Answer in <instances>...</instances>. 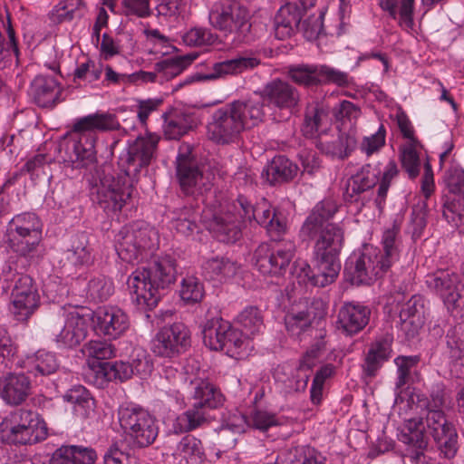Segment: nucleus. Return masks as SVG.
Listing matches in <instances>:
<instances>
[{
    "label": "nucleus",
    "instance_id": "nucleus-1",
    "mask_svg": "<svg viewBox=\"0 0 464 464\" xmlns=\"http://www.w3.org/2000/svg\"><path fill=\"white\" fill-rule=\"evenodd\" d=\"M410 400L419 411L420 417L405 421L400 440L415 449L411 459H419L423 455L428 446V434L434 439L440 454L452 459L458 450V434L442 410L446 401L444 384H433L429 395L413 392Z\"/></svg>",
    "mask_w": 464,
    "mask_h": 464
},
{
    "label": "nucleus",
    "instance_id": "nucleus-2",
    "mask_svg": "<svg viewBox=\"0 0 464 464\" xmlns=\"http://www.w3.org/2000/svg\"><path fill=\"white\" fill-rule=\"evenodd\" d=\"M202 220L210 233L219 241L234 243L241 237L242 225L256 221L267 233L277 240L286 232L287 219L283 211L273 208L265 198L252 206L246 198L237 201L219 203L218 209L208 207L202 214Z\"/></svg>",
    "mask_w": 464,
    "mask_h": 464
},
{
    "label": "nucleus",
    "instance_id": "nucleus-3",
    "mask_svg": "<svg viewBox=\"0 0 464 464\" xmlns=\"http://www.w3.org/2000/svg\"><path fill=\"white\" fill-rule=\"evenodd\" d=\"M264 117L260 98L235 100L211 113L207 124V136L218 145L237 143L242 132L259 124Z\"/></svg>",
    "mask_w": 464,
    "mask_h": 464
},
{
    "label": "nucleus",
    "instance_id": "nucleus-4",
    "mask_svg": "<svg viewBox=\"0 0 464 464\" xmlns=\"http://www.w3.org/2000/svg\"><path fill=\"white\" fill-rule=\"evenodd\" d=\"M400 227L393 224L383 231L382 251L366 246L362 253H353L344 266V275L352 284L369 285L382 276L399 260L401 241L398 237Z\"/></svg>",
    "mask_w": 464,
    "mask_h": 464
},
{
    "label": "nucleus",
    "instance_id": "nucleus-5",
    "mask_svg": "<svg viewBox=\"0 0 464 464\" xmlns=\"http://www.w3.org/2000/svg\"><path fill=\"white\" fill-rule=\"evenodd\" d=\"M343 246V234L335 227H327L314 246L315 272L302 259L295 261L292 276L299 285L324 287L337 278L341 263L339 254Z\"/></svg>",
    "mask_w": 464,
    "mask_h": 464
},
{
    "label": "nucleus",
    "instance_id": "nucleus-6",
    "mask_svg": "<svg viewBox=\"0 0 464 464\" xmlns=\"http://www.w3.org/2000/svg\"><path fill=\"white\" fill-rule=\"evenodd\" d=\"M176 276L175 259L170 256L159 257L149 267L135 269L127 279L132 303L142 310L155 308Z\"/></svg>",
    "mask_w": 464,
    "mask_h": 464
},
{
    "label": "nucleus",
    "instance_id": "nucleus-7",
    "mask_svg": "<svg viewBox=\"0 0 464 464\" xmlns=\"http://www.w3.org/2000/svg\"><path fill=\"white\" fill-rule=\"evenodd\" d=\"M119 127V121L110 113H94L80 118L73 125V140L67 149L64 162L72 169L94 166L97 160L96 133L117 130Z\"/></svg>",
    "mask_w": 464,
    "mask_h": 464
},
{
    "label": "nucleus",
    "instance_id": "nucleus-8",
    "mask_svg": "<svg viewBox=\"0 0 464 464\" xmlns=\"http://www.w3.org/2000/svg\"><path fill=\"white\" fill-rule=\"evenodd\" d=\"M91 317L78 307L61 306L48 319V332L59 349H73L86 338Z\"/></svg>",
    "mask_w": 464,
    "mask_h": 464
},
{
    "label": "nucleus",
    "instance_id": "nucleus-9",
    "mask_svg": "<svg viewBox=\"0 0 464 464\" xmlns=\"http://www.w3.org/2000/svg\"><path fill=\"white\" fill-rule=\"evenodd\" d=\"M46 437L45 422L36 412L29 410H16L0 423V440L6 443L34 444Z\"/></svg>",
    "mask_w": 464,
    "mask_h": 464
},
{
    "label": "nucleus",
    "instance_id": "nucleus-10",
    "mask_svg": "<svg viewBox=\"0 0 464 464\" xmlns=\"http://www.w3.org/2000/svg\"><path fill=\"white\" fill-rule=\"evenodd\" d=\"M177 177L182 191L188 195H203L207 193L202 202L205 205L203 211L210 207L218 209L220 202L211 191L214 173L207 166H198L195 160L187 155L179 154L177 157Z\"/></svg>",
    "mask_w": 464,
    "mask_h": 464
},
{
    "label": "nucleus",
    "instance_id": "nucleus-11",
    "mask_svg": "<svg viewBox=\"0 0 464 464\" xmlns=\"http://www.w3.org/2000/svg\"><path fill=\"white\" fill-rule=\"evenodd\" d=\"M158 240V233L152 227L144 222H135L123 227L115 235L114 246L122 261L135 263L143 259Z\"/></svg>",
    "mask_w": 464,
    "mask_h": 464
},
{
    "label": "nucleus",
    "instance_id": "nucleus-12",
    "mask_svg": "<svg viewBox=\"0 0 464 464\" xmlns=\"http://www.w3.org/2000/svg\"><path fill=\"white\" fill-rule=\"evenodd\" d=\"M399 173L397 164L390 160L382 170L378 166L366 164L351 176L346 185V194L351 198L359 195L378 184L376 204L381 207L385 202L392 179Z\"/></svg>",
    "mask_w": 464,
    "mask_h": 464
},
{
    "label": "nucleus",
    "instance_id": "nucleus-13",
    "mask_svg": "<svg viewBox=\"0 0 464 464\" xmlns=\"http://www.w3.org/2000/svg\"><path fill=\"white\" fill-rule=\"evenodd\" d=\"M118 421L124 433L139 447L150 446L158 437L155 417L135 404H121L118 409Z\"/></svg>",
    "mask_w": 464,
    "mask_h": 464
},
{
    "label": "nucleus",
    "instance_id": "nucleus-14",
    "mask_svg": "<svg viewBox=\"0 0 464 464\" xmlns=\"http://www.w3.org/2000/svg\"><path fill=\"white\" fill-rule=\"evenodd\" d=\"M252 14L242 4L216 2L208 13L209 24L225 35H246L251 29Z\"/></svg>",
    "mask_w": 464,
    "mask_h": 464
},
{
    "label": "nucleus",
    "instance_id": "nucleus-15",
    "mask_svg": "<svg viewBox=\"0 0 464 464\" xmlns=\"http://www.w3.org/2000/svg\"><path fill=\"white\" fill-rule=\"evenodd\" d=\"M43 223L33 212L15 215L9 222V245L22 256L34 253L42 239Z\"/></svg>",
    "mask_w": 464,
    "mask_h": 464
},
{
    "label": "nucleus",
    "instance_id": "nucleus-16",
    "mask_svg": "<svg viewBox=\"0 0 464 464\" xmlns=\"http://www.w3.org/2000/svg\"><path fill=\"white\" fill-rule=\"evenodd\" d=\"M132 192L125 177L104 174L92 188L97 204L108 214H116L125 206Z\"/></svg>",
    "mask_w": 464,
    "mask_h": 464
},
{
    "label": "nucleus",
    "instance_id": "nucleus-17",
    "mask_svg": "<svg viewBox=\"0 0 464 464\" xmlns=\"http://www.w3.org/2000/svg\"><path fill=\"white\" fill-rule=\"evenodd\" d=\"M287 74L294 82L305 87L328 83L346 86L349 83L346 72L325 64L292 65L288 68Z\"/></svg>",
    "mask_w": 464,
    "mask_h": 464
},
{
    "label": "nucleus",
    "instance_id": "nucleus-18",
    "mask_svg": "<svg viewBox=\"0 0 464 464\" xmlns=\"http://www.w3.org/2000/svg\"><path fill=\"white\" fill-rule=\"evenodd\" d=\"M295 252V246L292 241L276 243L272 247L262 244L255 252L256 266L263 275L282 276L294 258Z\"/></svg>",
    "mask_w": 464,
    "mask_h": 464
},
{
    "label": "nucleus",
    "instance_id": "nucleus-19",
    "mask_svg": "<svg viewBox=\"0 0 464 464\" xmlns=\"http://www.w3.org/2000/svg\"><path fill=\"white\" fill-rule=\"evenodd\" d=\"M426 283L436 291L449 311L464 308V284L458 274L449 269H440L428 275Z\"/></svg>",
    "mask_w": 464,
    "mask_h": 464
},
{
    "label": "nucleus",
    "instance_id": "nucleus-20",
    "mask_svg": "<svg viewBox=\"0 0 464 464\" xmlns=\"http://www.w3.org/2000/svg\"><path fill=\"white\" fill-rule=\"evenodd\" d=\"M10 310L18 321L27 320L39 307L40 295L29 276H18L11 288Z\"/></svg>",
    "mask_w": 464,
    "mask_h": 464
},
{
    "label": "nucleus",
    "instance_id": "nucleus-21",
    "mask_svg": "<svg viewBox=\"0 0 464 464\" xmlns=\"http://www.w3.org/2000/svg\"><path fill=\"white\" fill-rule=\"evenodd\" d=\"M159 141V135L148 133L129 143L126 153L121 158L127 176L136 174L150 164L155 158Z\"/></svg>",
    "mask_w": 464,
    "mask_h": 464
},
{
    "label": "nucleus",
    "instance_id": "nucleus-22",
    "mask_svg": "<svg viewBox=\"0 0 464 464\" xmlns=\"http://www.w3.org/2000/svg\"><path fill=\"white\" fill-rule=\"evenodd\" d=\"M91 320L96 334L109 340L121 338L130 326L127 313L123 309L112 305L98 308L93 313Z\"/></svg>",
    "mask_w": 464,
    "mask_h": 464
},
{
    "label": "nucleus",
    "instance_id": "nucleus-23",
    "mask_svg": "<svg viewBox=\"0 0 464 464\" xmlns=\"http://www.w3.org/2000/svg\"><path fill=\"white\" fill-rule=\"evenodd\" d=\"M189 343V331L181 323L161 328L151 341L152 353L171 358L180 353Z\"/></svg>",
    "mask_w": 464,
    "mask_h": 464
},
{
    "label": "nucleus",
    "instance_id": "nucleus-24",
    "mask_svg": "<svg viewBox=\"0 0 464 464\" xmlns=\"http://www.w3.org/2000/svg\"><path fill=\"white\" fill-rule=\"evenodd\" d=\"M444 180L449 195L444 203L443 216L458 226L464 218V170L453 167L445 173Z\"/></svg>",
    "mask_w": 464,
    "mask_h": 464
},
{
    "label": "nucleus",
    "instance_id": "nucleus-25",
    "mask_svg": "<svg viewBox=\"0 0 464 464\" xmlns=\"http://www.w3.org/2000/svg\"><path fill=\"white\" fill-rule=\"evenodd\" d=\"M268 104L281 110H292L299 102V92L295 87L287 82L276 79L266 84L262 95H255Z\"/></svg>",
    "mask_w": 464,
    "mask_h": 464
},
{
    "label": "nucleus",
    "instance_id": "nucleus-26",
    "mask_svg": "<svg viewBox=\"0 0 464 464\" xmlns=\"http://www.w3.org/2000/svg\"><path fill=\"white\" fill-rule=\"evenodd\" d=\"M133 374L130 364L122 361L119 362H94L90 363L88 379L97 386L102 387L109 382H124Z\"/></svg>",
    "mask_w": 464,
    "mask_h": 464
},
{
    "label": "nucleus",
    "instance_id": "nucleus-27",
    "mask_svg": "<svg viewBox=\"0 0 464 464\" xmlns=\"http://www.w3.org/2000/svg\"><path fill=\"white\" fill-rule=\"evenodd\" d=\"M31 391V380L24 373L13 372L0 378V398L9 405L22 404Z\"/></svg>",
    "mask_w": 464,
    "mask_h": 464
},
{
    "label": "nucleus",
    "instance_id": "nucleus-28",
    "mask_svg": "<svg viewBox=\"0 0 464 464\" xmlns=\"http://www.w3.org/2000/svg\"><path fill=\"white\" fill-rule=\"evenodd\" d=\"M338 210V205L335 200L332 198H325L319 202L313 209V212L306 218L302 227V233L309 237H314L327 228V227L334 226L337 227L342 234L343 232L337 225L327 223V221L334 217Z\"/></svg>",
    "mask_w": 464,
    "mask_h": 464
},
{
    "label": "nucleus",
    "instance_id": "nucleus-29",
    "mask_svg": "<svg viewBox=\"0 0 464 464\" xmlns=\"http://www.w3.org/2000/svg\"><path fill=\"white\" fill-rule=\"evenodd\" d=\"M183 385L196 400L195 403L208 411L222 405L221 392L201 377H186Z\"/></svg>",
    "mask_w": 464,
    "mask_h": 464
},
{
    "label": "nucleus",
    "instance_id": "nucleus-30",
    "mask_svg": "<svg viewBox=\"0 0 464 464\" xmlns=\"http://www.w3.org/2000/svg\"><path fill=\"white\" fill-rule=\"evenodd\" d=\"M392 342V334H386L370 344L362 364L366 377H374L383 363L391 358Z\"/></svg>",
    "mask_w": 464,
    "mask_h": 464
},
{
    "label": "nucleus",
    "instance_id": "nucleus-31",
    "mask_svg": "<svg viewBox=\"0 0 464 464\" xmlns=\"http://www.w3.org/2000/svg\"><path fill=\"white\" fill-rule=\"evenodd\" d=\"M61 87L54 77L37 75L31 82L28 95L37 106L53 107L58 102Z\"/></svg>",
    "mask_w": 464,
    "mask_h": 464
},
{
    "label": "nucleus",
    "instance_id": "nucleus-32",
    "mask_svg": "<svg viewBox=\"0 0 464 464\" xmlns=\"http://www.w3.org/2000/svg\"><path fill=\"white\" fill-rule=\"evenodd\" d=\"M371 310L356 303L344 304L338 313V325L346 334L353 335L362 331L369 323Z\"/></svg>",
    "mask_w": 464,
    "mask_h": 464
},
{
    "label": "nucleus",
    "instance_id": "nucleus-33",
    "mask_svg": "<svg viewBox=\"0 0 464 464\" xmlns=\"http://www.w3.org/2000/svg\"><path fill=\"white\" fill-rule=\"evenodd\" d=\"M302 10L295 3H288L280 7L274 18L275 35L279 40L291 37L300 24Z\"/></svg>",
    "mask_w": 464,
    "mask_h": 464
},
{
    "label": "nucleus",
    "instance_id": "nucleus-34",
    "mask_svg": "<svg viewBox=\"0 0 464 464\" xmlns=\"http://www.w3.org/2000/svg\"><path fill=\"white\" fill-rule=\"evenodd\" d=\"M259 64V60L252 56H239L234 59L216 63L212 72L198 75L197 80H214L227 75H235L246 70L255 68Z\"/></svg>",
    "mask_w": 464,
    "mask_h": 464
},
{
    "label": "nucleus",
    "instance_id": "nucleus-35",
    "mask_svg": "<svg viewBox=\"0 0 464 464\" xmlns=\"http://www.w3.org/2000/svg\"><path fill=\"white\" fill-rule=\"evenodd\" d=\"M414 1L415 0H379L381 8L398 22L405 31L414 27Z\"/></svg>",
    "mask_w": 464,
    "mask_h": 464
},
{
    "label": "nucleus",
    "instance_id": "nucleus-36",
    "mask_svg": "<svg viewBox=\"0 0 464 464\" xmlns=\"http://www.w3.org/2000/svg\"><path fill=\"white\" fill-rule=\"evenodd\" d=\"M96 453L82 446L68 445L57 449L52 455V464H93Z\"/></svg>",
    "mask_w": 464,
    "mask_h": 464
},
{
    "label": "nucleus",
    "instance_id": "nucleus-37",
    "mask_svg": "<svg viewBox=\"0 0 464 464\" xmlns=\"http://www.w3.org/2000/svg\"><path fill=\"white\" fill-rule=\"evenodd\" d=\"M316 356V352L311 350L306 353L301 361L298 369H296L295 375L285 380L281 379L279 375L276 376V382L282 383V389L285 393L300 392L305 390L309 379L306 372L314 365V359Z\"/></svg>",
    "mask_w": 464,
    "mask_h": 464
},
{
    "label": "nucleus",
    "instance_id": "nucleus-38",
    "mask_svg": "<svg viewBox=\"0 0 464 464\" xmlns=\"http://www.w3.org/2000/svg\"><path fill=\"white\" fill-rule=\"evenodd\" d=\"M58 361L54 353L39 350L27 355L22 362V367L34 376L49 375L58 369Z\"/></svg>",
    "mask_w": 464,
    "mask_h": 464
},
{
    "label": "nucleus",
    "instance_id": "nucleus-39",
    "mask_svg": "<svg viewBox=\"0 0 464 464\" xmlns=\"http://www.w3.org/2000/svg\"><path fill=\"white\" fill-rule=\"evenodd\" d=\"M239 266L227 257H215L207 260L203 265L205 276L218 283H226L232 279L239 271Z\"/></svg>",
    "mask_w": 464,
    "mask_h": 464
},
{
    "label": "nucleus",
    "instance_id": "nucleus-40",
    "mask_svg": "<svg viewBox=\"0 0 464 464\" xmlns=\"http://www.w3.org/2000/svg\"><path fill=\"white\" fill-rule=\"evenodd\" d=\"M172 455L178 464H199L204 458L202 443L193 436H184L177 444Z\"/></svg>",
    "mask_w": 464,
    "mask_h": 464
},
{
    "label": "nucleus",
    "instance_id": "nucleus-41",
    "mask_svg": "<svg viewBox=\"0 0 464 464\" xmlns=\"http://www.w3.org/2000/svg\"><path fill=\"white\" fill-rule=\"evenodd\" d=\"M230 324L222 318H213L206 322L202 334L204 344L213 351L224 349V343Z\"/></svg>",
    "mask_w": 464,
    "mask_h": 464
},
{
    "label": "nucleus",
    "instance_id": "nucleus-42",
    "mask_svg": "<svg viewBox=\"0 0 464 464\" xmlns=\"http://www.w3.org/2000/svg\"><path fill=\"white\" fill-rule=\"evenodd\" d=\"M63 400L71 404L74 415L79 418H88L93 411L94 401L90 392L82 385L68 390L63 395Z\"/></svg>",
    "mask_w": 464,
    "mask_h": 464
},
{
    "label": "nucleus",
    "instance_id": "nucleus-43",
    "mask_svg": "<svg viewBox=\"0 0 464 464\" xmlns=\"http://www.w3.org/2000/svg\"><path fill=\"white\" fill-rule=\"evenodd\" d=\"M224 351L228 356L236 359H242L247 356L253 350L252 340L246 336L243 331L229 325V331L227 334Z\"/></svg>",
    "mask_w": 464,
    "mask_h": 464
},
{
    "label": "nucleus",
    "instance_id": "nucleus-44",
    "mask_svg": "<svg viewBox=\"0 0 464 464\" xmlns=\"http://www.w3.org/2000/svg\"><path fill=\"white\" fill-rule=\"evenodd\" d=\"M283 464H326L325 458L307 445L292 446L283 454Z\"/></svg>",
    "mask_w": 464,
    "mask_h": 464
},
{
    "label": "nucleus",
    "instance_id": "nucleus-45",
    "mask_svg": "<svg viewBox=\"0 0 464 464\" xmlns=\"http://www.w3.org/2000/svg\"><path fill=\"white\" fill-rule=\"evenodd\" d=\"M197 57L198 53H192L157 63L155 69L160 73V82L169 81L180 74Z\"/></svg>",
    "mask_w": 464,
    "mask_h": 464
},
{
    "label": "nucleus",
    "instance_id": "nucleus-46",
    "mask_svg": "<svg viewBox=\"0 0 464 464\" xmlns=\"http://www.w3.org/2000/svg\"><path fill=\"white\" fill-rule=\"evenodd\" d=\"M193 126L192 116L182 112L173 111L165 116L163 131L169 140H178L186 134Z\"/></svg>",
    "mask_w": 464,
    "mask_h": 464
},
{
    "label": "nucleus",
    "instance_id": "nucleus-47",
    "mask_svg": "<svg viewBox=\"0 0 464 464\" xmlns=\"http://www.w3.org/2000/svg\"><path fill=\"white\" fill-rule=\"evenodd\" d=\"M202 214L203 210L199 214L198 210L192 208L184 207L176 212V217L171 222L172 228L175 229L177 233L188 237L198 229V221L199 218L203 226L210 232L202 220Z\"/></svg>",
    "mask_w": 464,
    "mask_h": 464
},
{
    "label": "nucleus",
    "instance_id": "nucleus-48",
    "mask_svg": "<svg viewBox=\"0 0 464 464\" xmlns=\"http://www.w3.org/2000/svg\"><path fill=\"white\" fill-rule=\"evenodd\" d=\"M210 418L208 411L194 403L191 408L178 416L174 427L180 432H187L203 426Z\"/></svg>",
    "mask_w": 464,
    "mask_h": 464
},
{
    "label": "nucleus",
    "instance_id": "nucleus-49",
    "mask_svg": "<svg viewBox=\"0 0 464 464\" xmlns=\"http://www.w3.org/2000/svg\"><path fill=\"white\" fill-rule=\"evenodd\" d=\"M65 257L74 266L92 263V251L85 234L76 235L72 237L71 247L65 252Z\"/></svg>",
    "mask_w": 464,
    "mask_h": 464
},
{
    "label": "nucleus",
    "instance_id": "nucleus-50",
    "mask_svg": "<svg viewBox=\"0 0 464 464\" xmlns=\"http://www.w3.org/2000/svg\"><path fill=\"white\" fill-rule=\"evenodd\" d=\"M297 169V166L287 158L277 156L267 167L266 174L270 183L288 181L295 177Z\"/></svg>",
    "mask_w": 464,
    "mask_h": 464
},
{
    "label": "nucleus",
    "instance_id": "nucleus-51",
    "mask_svg": "<svg viewBox=\"0 0 464 464\" xmlns=\"http://www.w3.org/2000/svg\"><path fill=\"white\" fill-rule=\"evenodd\" d=\"M237 321L242 327L240 331H243L246 336H249L250 340L260 334L265 328L261 312L254 306L244 309L237 315Z\"/></svg>",
    "mask_w": 464,
    "mask_h": 464
},
{
    "label": "nucleus",
    "instance_id": "nucleus-52",
    "mask_svg": "<svg viewBox=\"0 0 464 464\" xmlns=\"http://www.w3.org/2000/svg\"><path fill=\"white\" fill-rule=\"evenodd\" d=\"M420 141L406 142L401 149V161L403 169L411 179H415L420 174V159L419 150Z\"/></svg>",
    "mask_w": 464,
    "mask_h": 464
},
{
    "label": "nucleus",
    "instance_id": "nucleus-53",
    "mask_svg": "<svg viewBox=\"0 0 464 464\" xmlns=\"http://www.w3.org/2000/svg\"><path fill=\"white\" fill-rule=\"evenodd\" d=\"M114 292L113 282L103 275L93 276L87 285V295L94 302L107 300Z\"/></svg>",
    "mask_w": 464,
    "mask_h": 464
},
{
    "label": "nucleus",
    "instance_id": "nucleus-54",
    "mask_svg": "<svg viewBox=\"0 0 464 464\" xmlns=\"http://www.w3.org/2000/svg\"><path fill=\"white\" fill-rule=\"evenodd\" d=\"M82 352L88 357L87 376L90 371V363L94 362H102L103 360L110 359L115 355L114 346L106 341L101 340L90 341L84 345Z\"/></svg>",
    "mask_w": 464,
    "mask_h": 464
},
{
    "label": "nucleus",
    "instance_id": "nucleus-55",
    "mask_svg": "<svg viewBox=\"0 0 464 464\" xmlns=\"http://www.w3.org/2000/svg\"><path fill=\"white\" fill-rule=\"evenodd\" d=\"M205 295V289L201 281L193 275H188L182 278L179 287L180 298L186 304H197L201 302Z\"/></svg>",
    "mask_w": 464,
    "mask_h": 464
},
{
    "label": "nucleus",
    "instance_id": "nucleus-56",
    "mask_svg": "<svg viewBox=\"0 0 464 464\" xmlns=\"http://www.w3.org/2000/svg\"><path fill=\"white\" fill-rule=\"evenodd\" d=\"M400 321L401 330L404 331L407 335L414 336L418 333L419 328L421 326V320L416 309L415 303L411 300L401 310Z\"/></svg>",
    "mask_w": 464,
    "mask_h": 464
},
{
    "label": "nucleus",
    "instance_id": "nucleus-57",
    "mask_svg": "<svg viewBox=\"0 0 464 464\" xmlns=\"http://www.w3.org/2000/svg\"><path fill=\"white\" fill-rule=\"evenodd\" d=\"M218 40L217 34L204 27H193L182 35L183 43L191 47L211 45Z\"/></svg>",
    "mask_w": 464,
    "mask_h": 464
},
{
    "label": "nucleus",
    "instance_id": "nucleus-58",
    "mask_svg": "<svg viewBox=\"0 0 464 464\" xmlns=\"http://www.w3.org/2000/svg\"><path fill=\"white\" fill-rule=\"evenodd\" d=\"M82 5V0H61L52 9L50 18L53 22L57 24L71 21Z\"/></svg>",
    "mask_w": 464,
    "mask_h": 464
},
{
    "label": "nucleus",
    "instance_id": "nucleus-59",
    "mask_svg": "<svg viewBox=\"0 0 464 464\" xmlns=\"http://www.w3.org/2000/svg\"><path fill=\"white\" fill-rule=\"evenodd\" d=\"M182 382V374L172 366H165L162 375L160 376V389L169 394L178 398L179 392V384Z\"/></svg>",
    "mask_w": 464,
    "mask_h": 464
},
{
    "label": "nucleus",
    "instance_id": "nucleus-60",
    "mask_svg": "<svg viewBox=\"0 0 464 464\" xmlns=\"http://www.w3.org/2000/svg\"><path fill=\"white\" fill-rule=\"evenodd\" d=\"M326 118L324 111L318 108L309 109L305 114L302 131L304 136L313 138L320 131L323 121Z\"/></svg>",
    "mask_w": 464,
    "mask_h": 464
},
{
    "label": "nucleus",
    "instance_id": "nucleus-61",
    "mask_svg": "<svg viewBox=\"0 0 464 464\" xmlns=\"http://www.w3.org/2000/svg\"><path fill=\"white\" fill-rule=\"evenodd\" d=\"M386 130L381 124L377 131L362 138L360 143L361 150L368 157L377 153L385 145Z\"/></svg>",
    "mask_w": 464,
    "mask_h": 464
},
{
    "label": "nucleus",
    "instance_id": "nucleus-62",
    "mask_svg": "<svg viewBox=\"0 0 464 464\" xmlns=\"http://www.w3.org/2000/svg\"><path fill=\"white\" fill-rule=\"evenodd\" d=\"M280 424L278 418L276 414L267 411L256 410L249 416V428L266 431L271 427Z\"/></svg>",
    "mask_w": 464,
    "mask_h": 464
},
{
    "label": "nucleus",
    "instance_id": "nucleus-63",
    "mask_svg": "<svg viewBox=\"0 0 464 464\" xmlns=\"http://www.w3.org/2000/svg\"><path fill=\"white\" fill-rule=\"evenodd\" d=\"M121 6L126 16L146 18L151 14L150 0H121Z\"/></svg>",
    "mask_w": 464,
    "mask_h": 464
},
{
    "label": "nucleus",
    "instance_id": "nucleus-64",
    "mask_svg": "<svg viewBox=\"0 0 464 464\" xmlns=\"http://www.w3.org/2000/svg\"><path fill=\"white\" fill-rule=\"evenodd\" d=\"M285 327L293 335H298L310 324L309 315L304 311L288 313L285 317Z\"/></svg>",
    "mask_w": 464,
    "mask_h": 464
}]
</instances>
